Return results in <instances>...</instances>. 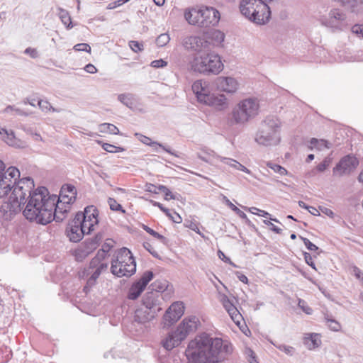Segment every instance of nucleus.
<instances>
[{
    "label": "nucleus",
    "mask_w": 363,
    "mask_h": 363,
    "mask_svg": "<svg viewBox=\"0 0 363 363\" xmlns=\"http://www.w3.org/2000/svg\"><path fill=\"white\" fill-rule=\"evenodd\" d=\"M170 40V37L167 33H162L156 38V44L158 47L165 46Z\"/></svg>",
    "instance_id": "37998d69"
},
{
    "label": "nucleus",
    "mask_w": 363,
    "mask_h": 363,
    "mask_svg": "<svg viewBox=\"0 0 363 363\" xmlns=\"http://www.w3.org/2000/svg\"><path fill=\"white\" fill-rule=\"evenodd\" d=\"M107 266L106 263L101 262L98 258L94 257L91 260L89 267L79 272L80 279H87L84 291L86 292L90 287L95 284L101 272L106 269Z\"/></svg>",
    "instance_id": "f8f14e48"
},
{
    "label": "nucleus",
    "mask_w": 363,
    "mask_h": 363,
    "mask_svg": "<svg viewBox=\"0 0 363 363\" xmlns=\"http://www.w3.org/2000/svg\"><path fill=\"white\" fill-rule=\"evenodd\" d=\"M331 163V158L329 157H325L322 162L316 167V170L319 172L325 171Z\"/></svg>",
    "instance_id": "de8ad7c7"
},
{
    "label": "nucleus",
    "mask_w": 363,
    "mask_h": 363,
    "mask_svg": "<svg viewBox=\"0 0 363 363\" xmlns=\"http://www.w3.org/2000/svg\"><path fill=\"white\" fill-rule=\"evenodd\" d=\"M327 321V325L329 328L333 331L337 332L340 330L341 325L335 319L325 318Z\"/></svg>",
    "instance_id": "a18cd8bd"
},
{
    "label": "nucleus",
    "mask_w": 363,
    "mask_h": 363,
    "mask_svg": "<svg viewBox=\"0 0 363 363\" xmlns=\"http://www.w3.org/2000/svg\"><path fill=\"white\" fill-rule=\"evenodd\" d=\"M343 4L348 5L354 13L363 11V0H345Z\"/></svg>",
    "instance_id": "c756f323"
},
{
    "label": "nucleus",
    "mask_w": 363,
    "mask_h": 363,
    "mask_svg": "<svg viewBox=\"0 0 363 363\" xmlns=\"http://www.w3.org/2000/svg\"><path fill=\"white\" fill-rule=\"evenodd\" d=\"M56 202V196L50 195L47 188L40 186L27 198L21 211L27 220L37 224L46 225L54 220L61 222L65 219L69 206L60 207Z\"/></svg>",
    "instance_id": "f257e3e1"
},
{
    "label": "nucleus",
    "mask_w": 363,
    "mask_h": 363,
    "mask_svg": "<svg viewBox=\"0 0 363 363\" xmlns=\"http://www.w3.org/2000/svg\"><path fill=\"white\" fill-rule=\"evenodd\" d=\"M311 146L309 148L312 150L313 147L318 149V150H322L324 147L329 149L331 147L330 143L323 139L318 140L316 138H312L310 140Z\"/></svg>",
    "instance_id": "c85d7f7f"
},
{
    "label": "nucleus",
    "mask_w": 363,
    "mask_h": 363,
    "mask_svg": "<svg viewBox=\"0 0 363 363\" xmlns=\"http://www.w3.org/2000/svg\"><path fill=\"white\" fill-rule=\"evenodd\" d=\"M248 210L250 213L253 214L258 215L266 218H269L271 220H273L276 223H279V220L277 218H271V215L265 211L260 210L256 207L250 208Z\"/></svg>",
    "instance_id": "4c0bfd02"
},
{
    "label": "nucleus",
    "mask_w": 363,
    "mask_h": 363,
    "mask_svg": "<svg viewBox=\"0 0 363 363\" xmlns=\"http://www.w3.org/2000/svg\"><path fill=\"white\" fill-rule=\"evenodd\" d=\"M129 45L131 50L135 52H138L143 50V45L135 40L130 41Z\"/></svg>",
    "instance_id": "603ef678"
},
{
    "label": "nucleus",
    "mask_w": 363,
    "mask_h": 363,
    "mask_svg": "<svg viewBox=\"0 0 363 363\" xmlns=\"http://www.w3.org/2000/svg\"><path fill=\"white\" fill-rule=\"evenodd\" d=\"M206 105L213 106L216 108L222 110L225 108L227 105V99L223 94H211L208 100L206 102Z\"/></svg>",
    "instance_id": "a878e982"
},
{
    "label": "nucleus",
    "mask_w": 363,
    "mask_h": 363,
    "mask_svg": "<svg viewBox=\"0 0 363 363\" xmlns=\"http://www.w3.org/2000/svg\"><path fill=\"white\" fill-rule=\"evenodd\" d=\"M38 105L39 106V108L43 111H51L52 112H59L60 111L57 110L56 108H55L54 107H52L51 106V104H50V102H48V101L38 100Z\"/></svg>",
    "instance_id": "a19ab883"
},
{
    "label": "nucleus",
    "mask_w": 363,
    "mask_h": 363,
    "mask_svg": "<svg viewBox=\"0 0 363 363\" xmlns=\"http://www.w3.org/2000/svg\"><path fill=\"white\" fill-rule=\"evenodd\" d=\"M259 104L255 98L240 101L232 110L229 123L231 125H245L259 113Z\"/></svg>",
    "instance_id": "6e6552de"
},
{
    "label": "nucleus",
    "mask_w": 363,
    "mask_h": 363,
    "mask_svg": "<svg viewBox=\"0 0 363 363\" xmlns=\"http://www.w3.org/2000/svg\"><path fill=\"white\" fill-rule=\"evenodd\" d=\"M157 293L147 292L143 297V307L157 315L162 310Z\"/></svg>",
    "instance_id": "412c9836"
},
{
    "label": "nucleus",
    "mask_w": 363,
    "mask_h": 363,
    "mask_svg": "<svg viewBox=\"0 0 363 363\" xmlns=\"http://www.w3.org/2000/svg\"><path fill=\"white\" fill-rule=\"evenodd\" d=\"M99 131L101 133H108L111 134H119L118 128L113 124L103 123L99 125Z\"/></svg>",
    "instance_id": "72a5a7b5"
},
{
    "label": "nucleus",
    "mask_w": 363,
    "mask_h": 363,
    "mask_svg": "<svg viewBox=\"0 0 363 363\" xmlns=\"http://www.w3.org/2000/svg\"><path fill=\"white\" fill-rule=\"evenodd\" d=\"M167 65V62L164 61L162 59L153 60L151 62V66L155 68H162L164 67Z\"/></svg>",
    "instance_id": "4d7b16f0"
},
{
    "label": "nucleus",
    "mask_w": 363,
    "mask_h": 363,
    "mask_svg": "<svg viewBox=\"0 0 363 363\" xmlns=\"http://www.w3.org/2000/svg\"><path fill=\"white\" fill-rule=\"evenodd\" d=\"M224 351L230 353L231 345L223 344L220 338H212L203 333L190 341L185 351L189 363H215L218 361V354Z\"/></svg>",
    "instance_id": "f03ea898"
},
{
    "label": "nucleus",
    "mask_w": 363,
    "mask_h": 363,
    "mask_svg": "<svg viewBox=\"0 0 363 363\" xmlns=\"http://www.w3.org/2000/svg\"><path fill=\"white\" fill-rule=\"evenodd\" d=\"M152 290L156 291L155 293L160 292V291H164L167 287V281H155L153 284H151Z\"/></svg>",
    "instance_id": "49530a36"
},
{
    "label": "nucleus",
    "mask_w": 363,
    "mask_h": 363,
    "mask_svg": "<svg viewBox=\"0 0 363 363\" xmlns=\"http://www.w3.org/2000/svg\"><path fill=\"white\" fill-rule=\"evenodd\" d=\"M263 223L268 225V226H270L271 227V230L274 232H275L276 233H278V234H280L282 231V230L279 228H278L277 226L274 225L271 221L269 220H263Z\"/></svg>",
    "instance_id": "0e129e2a"
},
{
    "label": "nucleus",
    "mask_w": 363,
    "mask_h": 363,
    "mask_svg": "<svg viewBox=\"0 0 363 363\" xmlns=\"http://www.w3.org/2000/svg\"><path fill=\"white\" fill-rule=\"evenodd\" d=\"M157 316L154 312H151L144 307L135 310L134 321L139 324H145L153 320Z\"/></svg>",
    "instance_id": "b1692460"
},
{
    "label": "nucleus",
    "mask_w": 363,
    "mask_h": 363,
    "mask_svg": "<svg viewBox=\"0 0 363 363\" xmlns=\"http://www.w3.org/2000/svg\"><path fill=\"white\" fill-rule=\"evenodd\" d=\"M320 21L323 25L333 30H342L347 26L345 13L337 9L330 10L328 16H323Z\"/></svg>",
    "instance_id": "4468645a"
},
{
    "label": "nucleus",
    "mask_w": 363,
    "mask_h": 363,
    "mask_svg": "<svg viewBox=\"0 0 363 363\" xmlns=\"http://www.w3.org/2000/svg\"><path fill=\"white\" fill-rule=\"evenodd\" d=\"M245 354H246L247 361L250 363H259L257 359L255 353L250 348H247L245 350Z\"/></svg>",
    "instance_id": "09e8293b"
},
{
    "label": "nucleus",
    "mask_w": 363,
    "mask_h": 363,
    "mask_svg": "<svg viewBox=\"0 0 363 363\" xmlns=\"http://www.w3.org/2000/svg\"><path fill=\"white\" fill-rule=\"evenodd\" d=\"M352 32L359 37L363 38V24L354 25L352 27Z\"/></svg>",
    "instance_id": "bf43d9fd"
},
{
    "label": "nucleus",
    "mask_w": 363,
    "mask_h": 363,
    "mask_svg": "<svg viewBox=\"0 0 363 363\" xmlns=\"http://www.w3.org/2000/svg\"><path fill=\"white\" fill-rule=\"evenodd\" d=\"M34 186V181L29 177L20 178L17 181L9 197L1 204L0 212L6 218H12L21 211L27 198L33 194Z\"/></svg>",
    "instance_id": "7ed1b4c3"
},
{
    "label": "nucleus",
    "mask_w": 363,
    "mask_h": 363,
    "mask_svg": "<svg viewBox=\"0 0 363 363\" xmlns=\"http://www.w3.org/2000/svg\"><path fill=\"white\" fill-rule=\"evenodd\" d=\"M220 301L234 323L239 325L242 320V315L232 301L225 294H220Z\"/></svg>",
    "instance_id": "4be33fe9"
},
{
    "label": "nucleus",
    "mask_w": 363,
    "mask_h": 363,
    "mask_svg": "<svg viewBox=\"0 0 363 363\" xmlns=\"http://www.w3.org/2000/svg\"><path fill=\"white\" fill-rule=\"evenodd\" d=\"M276 347L281 351L285 352L286 354L293 355L294 353V348L291 346L286 345H276Z\"/></svg>",
    "instance_id": "3c124183"
},
{
    "label": "nucleus",
    "mask_w": 363,
    "mask_h": 363,
    "mask_svg": "<svg viewBox=\"0 0 363 363\" xmlns=\"http://www.w3.org/2000/svg\"><path fill=\"white\" fill-rule=\"evenodd\" d=\"M185 19L189 24L201 28L216 26L220 20V13L213 7L203 6L199 9H191L184 12Z\"/></svg>",
    "instance_id": "9d476101"
},
{
    "label": "nucleus",
    "mask_w": 363,
    "mask_h": 363,
    "mask_svg": "<svg viewBox=\"0 0 363 363\" xmlns=\"http://www.w3.org/2000/svg\"><path fill=\"white\" fill-rule=\"evenodd\" d=\"M141 227L145 231H146L150 235H152L154 238L160 240L162 243H164V244L167 243V240L162 235H160V233L155 231L154 230H152V228H150V227H148L147 225H146L145 224H142Z\"/></svg>",
    "instance_id": "e433bc0d"
},
{
    "label": "nucleus",
    "mask_w": 363,
    "mask_h": 363,
    "mask_svg": "<svg viewBox=\"0 0 363 363\" xmlns=\"http://www.w3.org/2000/svg\"><path fill=\"white\" fill-rule=\"evenodd\" d=\"M199 323L196 316L184 318L176 330L169 333L161 341L162 347L167 350L178 347L190 333L196 331Z\"/></svg>",
    "instance_id": "0eeeda50"
},
{
    "label": "nucleus",
    "mask_w": 363,
    "mask_h": 363,
    "mask_svg": "<svg viewBox=\"0 0 363 363\" xmlns=\"http://www.w3.org/2000/svg\"><path fill=\"white\" fill-rule=\"evenodd\" d=\"M24 53L30 55V57L31 58H33V59L38 58V56H39L38 52L37 51V50L35 48H30V47L27 48L24 50Z\"/></svg>",
    "instance_id": "13d9d810"
},
{
    "label": "nucleus",
    "mask_w": 363,
    "mask_h": 363,
    "mask_svg": "<svg viewBox=\"0 0 363 363\" xmlns=\"http://www.w3.org/2000/svg\"><path fill=\"white\" fill-rule=\"evenodd\" d=\"M101 239L102 235L101 233H98L94 238L84 241L81 245H82L91 254L95 249H96Z\"/></svg>",
    "instance_id": "cd10ccee"
},
{
    "label": "nucleus",
    "mask_w": 363,
    "mask_h": 363,
    "mask_svg": "<svg viewBox=\"0 0 363 363\" xmlns=\"http://www.w3.org/2000/svg\"><path fill=\"white\" fill-rule=\"evenodd\" d=\"M102 147L105 151L111 152V153L118 152H121L123 150L122 148H121L119 147H116V146L111 145V144H108V143H104Z\"/></svg>",
    "instance_id": "8fccbe9b"
},
{
    "label": "nucleus",
    "mask_w": 363,
    "mask_h": 363,
    "mask_svg": "<svg viewBox=\"0 0 363 363\" xmlns=\"http://www.w3.org/2000/svg\"><path fill=\"white\" fill-rule=\"evenodd\" d=\"M303 255H304V259H305L306 262L309 266H311L313 269H315V264L313 261V258H312L311 255H310V253L304 252Z\"/></svg>",
    "instance_id": "69168bd1"
},
{
    "label": "nucleus",
    "mask_w": 363,
    "mask_h": 363,
    "mask_svg": "<svg viewBox=\"0 0 363 363\" xmlns=\"http://www.w3.org/2000/svg\"><path fill=\"white\" fill-rule=\"evenodd\" d=\"M98 223V210L94 206L86 207L84 212L77 213L67 229L69 240L74 242L80 241L85 234H90L94 230Z\"/></svg>",
    "instance_id": "20e7f679"
},
{
    "label": "nucleus",
    "mask_w": 363,
    "mask_h": 363,
    "mask_svg": "<svg viewBox=\"0 0 363 363\" xmlns=\"http://www.w3.org/2000/svg\"><path fill=\"white\" fill-rule=\"evenodd\" d=\"M118 99L127 107H131L133 105V95L131 94H119Z\"/></svg>",
    "instance_id": "58836bf2"
},
{
    "label": "nucleus",
    "mask_w": 363,
    "mask_h": 363,
    "mask_svg": "<svg viewBox=\"0 0 363 363\" xmlns=\"http://www.w3.org/2000/svg\"><path fill=\"white\" fill-rule=\"evenodd\" d=\"M89 254L82 245H80L75 250L74 255L77 262H82Z\"/></svg>",
    "instance_id": "c9c22d12"
},
{
    "label": "nucleus",
    "mask_w": 363,
    "mask_h": 363,
    "mask_svg": "<svg viewBox=\"0 0 363 363\" xmlns=\"http://www.w3.org/2000/svg\"><path fill=\"white\" fill-rule=\"evenodd\" d=\"M209 38L215 45H219L223 42L225 35L219 30H213L209 33Z\"/></svg>",
    "instance_id": "473e14b6"
},
{
    "label": "nucleus",
    "mask_w": 363,
    "mask_h": 363,
    "mask_svg": "<svg viewBox=\"0 0 363 363\" xmlns=\"http://www.w3.org/2000/svg\"><path fill=\"white\" fill-rule=\"evenodd\" d=\"M108 203L110 206L111 210L113 211H121L123 213H125V211L123 208L122 206L117 203V201L112 198H109L108 200Z\"/></svg>",
    "instance_id": "c03bdc74"
},
{
    "label": "nucleus",
    "mask_w": 363,
    "mask_h": 363,
    "mask_svg": "<svg viewBox=\"0 0 363 363\" xmlns=\"http://www.w3.org/2000/svg\"><path fill=\"white\" fill-rule=\"evenodd\" d=\"M143 247L145 250H147L153 257H158V253L154 250L153 247L150 242H145L143 243Z\"/></svg>",
    "instance_id": "052dcab7"
},
{
    "label": "nucleus",
    "mask_w": 363,
    "mask_h": 363,
    "mask_svg": "<svg viewBox=\"0 0 363 363\" xmlns=\"http://www.w3.org/2000/svg\"><path fill=\"white\" fill-rule=\"evenodd\" d=\"M223 201L233 211H235L238 207L235 206L225 196L223 195Z\"/></svg>",
    "instance_id": "338daca9"
},
{
    "label": "nucleus",
    "mask_w": 363,
    "mask_h": 363,
    "mask_svg": "<svg viewBox=\"0 0 363 363\" xmlns=\"http://www.w3.org/2000/svg\"><path fill=\"white\" fill-rule=\"evenodd\" d=\"M189 67L195 72L204 75H217L223 71L224 65L218 53L208 50L203 53L194 55L189 62Z\"/></svg>",
    "instance_id": "39448f33"
},
{
    "label": "nucleus",
    "mask_w": 363,
    "mask_h": 363,
    "mask_svg": "<svg viewBox=\"0 0 363 363\" xmlns=\"http://www.w3.org/2000/svg\"><path fill=\"white\" fill-rule=\"evenodd\" d=\"M4 131V140L10 146H18V140L15 137L12 130H2Z\"/></svg>",
    "instance_id": "2f4dec72"
},
{
    "label": "nucleus",
    "mask_w": 363,
    "mask_h": 363,
    "mask_svg": "<svg viewBox=\"0 0 363 363\" xmlns=\"http://www.w3.org/2000/svg\"><path fill=\"white\" fill-rule=\"evenodd\" d=\"M359 165V160L353 155H347L339 161L333 169V176L341 177L345 175H349Z\"/></svg>",
    "instance_id": "2eb2a0df"
},
{
    "label": "nucleus",
    "mask_w": 363,
    "mask_h": 363,
    "mask_svg": "<svg viewBox=\"0 0 363 363\" xmlns=\"http://www.w3.org/2000/svg\"><path fill=\"white\" fill-rule=\"evenodd\" d=\"M150 202L152 203L154 206L158 207L162 212H164L167 216H171V213L169 210L163 206V205L157 201H155L151 200Z\"/></svg>",
    "instance_id": "680f3d73"
},
{
    "label": "nucleus",
    "mask_w": 363,
    "mask_h": 363,
    "mask_svg": "<svg viewBox=\"0 0 363 363\" xmlns=\"http://www.w3.org/2000/svg\"><path fill=\"white\" fill-rule=\"evenodd\" d=\"M300 238L303 240L306 248L310 251H316L318 247L313 243H312L308 238L300 236Z\"/></svg>",
    "instance_id": "864d4df0"
},
{
    "label": "nucleus",
    "mask_w": 363,
    "mask_h": 363,
    "mask_svg": "<svg viewBox=\"0 0 363 363\" xmlns=\"http://www.w3.org/2000/svg\"><path fill=\"white\" fill-rule=\"evenodd\" d=\"M76 196L77 189L75 186L71 184H66L62 188V192L57 203H59L60 207L65 204L69 205L74 202Z\"/></svg>",
    "instance_id": "5701e85b"
},
{
    "label": "nucleus",
    "mask_w": 363,
    "mask_h": 363,
    "mask_svg": "<svg viewBox=\"0 0 363 363\" xmlns=\"http://www.w3.org/2000/svg\"><path fill=\"white\" fill-rule=\"evenodd\" d=\"M240 10L243 16L259 25L268 22L271 16L269 7L262 0H242Z\"/></svg>",
    "instance_id": "1a4fd4ad"
},
{
    "label": "nucleus",
    "mask_w": 363,
    "mask_h": 363,
    "mask_svg": "<svg viewBox=\"0 0 363 363\" xmlns=\"http://www.w3.org/2000/svg\"><path fill=\"white\" fill-rule=\"evenodd\" d=\"M216 84L218 89L228 94L235 93L240 86L238 80L231 77H218L216 79Z\"/></svg>",
    "instance_id": "aec40b11"
},
{
    "label": "nucleus",
    "mask_w": 363,
    "mask_h": 363,
    "mask_svg": "<svg viewBox=\"0 0 363 363\" xmlns=\"http://www.w3.org/2000/svg\"><path fill=\"white\" fill-rule=\"evenodd\" d=\"M184 306L182 302L173 303L163 316L164 326H170L177 322L184 314Z\"/></svg>",
    "instance_id": "a211bd4d"
},
{
    "label": "nucleus",
    "mask_w": 363,
    "mask_h": 363,
    "mask_svg": "<svg viewBox=\"0 0 363 363\" xmlns=\"http://www.w3.org/2000/svg\"><path fill=\"white\" fill-rule=\"evenodd\" d=\"M267 166L273 169L274 172L279 173L281 175H286L287 174L286 169L279 164H274L272 162H267Z\"/></svg>",
    "instance_id": "79ce46f5"
},
{
    "label": "nucleus",
    "mask_w": 363,
    "mask_h": 363,
    "mask_svg": "<svg viewBox=\"0 0 363 363\" xmlns=\"http://www.w3.org/2000/svg\"><path fill=\"white\" fill-rule=\"evenodd\" d=\"M154 274L151 271H146L142 277L134 282L129 289L128 298L136 300L144 291L148 283L152 279Z\"/></svg>",
    "instance_id": "dca6fc26"
},
{
    "label": "nucleus",
    "mask_w": 363,
    "mask_h": 363,
    "mask_svg": "<svg viewBox=\"0 0 363 363\" xmlns=\"http://www.w3.org/2000/svg\"><path fill=\"white\" fill-rule=\"evenodd\" d=\"M184 47L189 50L195 51L197 54L208 51L210 43L200 36H188L183 40Z\"/></svg>",
    "instance_id": "f3484780"
},
{
    "label": "nucleus",
    "mask_w": 363,
    "mask_h": 363,
    "mask_svg": "<svg viewBox=\"0 0 363 363\" xmlns=\"http://www.w3.org/2000/svg\"><path fill=\"white\" fill-rule=\"evenodd\" d=\"M320 343V340L318 334H311L309 337H306L305 344L309 350L318 347Z\"/></svg>",
    "instance_id": "7c9ffc66"
},
{
    "label": "nucleus",
    "mask_w": 363,
    "mask_h": 363,
    "mask_svg": "<svg viewBox=\"0 0 363 363\" xmlns=\"http://www.w3.org/2000/svg\"><path fill=\"white\" fill-rule=\"evenodd\" d=\"M0 179V198L6 196L12 189L14 184L21 178L18 168L11 166L4 170Z\"/></svg>",
    "instance_id": "ddd939ff"
},
{
    "label": "nucleus",
    "mask_w": 363,
    "mask_h": 363,
    "mask_svg": "<svg viewBox=\"0 0 363 363\" xmlns=\"http://www.w3.org/2000/svg\"><path fill=\"white\" fill-rule=\"evenodd\" d=\"M130 0H117V1H115L113 2H111L110 3L108 6H107V9H113L118 6H120L121 5H123V4L129 1Z\"/></svg>",
    "instance_id": "e2e57ef3"
},
{
    "label": "nucleus",
    "mask_w": 363,
    "mask_h": 363,
    "mask_svg": "<svg viewBox=\"0 0 363 363\" xmlns=\"http://www.w3.org/2000/svg\"><path fill=\"white\" fill-rule=\"evenodd\" d=\"M58 15L62 23L65 25L67 28H70L72 27V26H70L72 23L71 17L66 10L60 8Z\"/></svg>",
    "instance_id": "f704fd0d"
},
{
    "label": "nucleus",
    "mask_w": 363,
    "mask_h": 363,
    "mask_svg": "<svg viewBox=\"0 0 363 363\" xmlns=\"http://www.w3.org/2000/svg\"><path fill=\"white\" fill-rule=\"evenodd\" d=\"M217 158L221 162L229 166L230 167H232L234 169L240 170V171L244 172L249 174H251V171L250 169H248L247 167H245L244 165H242V164H240L239 162H238L237 160H235L234 159L229 158V157H221V156H218Z\"/></svg>",
    "instance_id": "bb28decb"
},
{
    "label": "nucleus",
    "mask_w": 363,
    "mask_h": 363,
    "mask_svg": "<svg viewBox=\"0 0 363 363\" xmlns=\"http://www.w3.org/2000/svg\"><path fill=\"white\" fill-rule=\"evenodd\" d=\"M76 51H85L87 52H91V47L87 43H79L74 46Z\"/></svg>",
    "instance_id": "6e6d98bb"
},
{
    "label": "nucleus",
    "mask_w": 363,
    "mask_h": 363,
    "mask_svg": "<svg viewBox=\"0 0 363 363\" xmlns=\"http://www.w3.org/2000/svg\"><path fill=\"white\" fill-rule=\"evenodd\" d=\"M135 135L138 138V139L141 143L153 147L154 150H155L156 151L157 150L158 147H161L167 152H168L175 157H179V155L175 152H172L169 148L164 147L161 143H159L156 141H152V140L149 137H147L145 135H142L140 133H136L135 134Z\"/></svg>",
    "instance_id": "393cba45"
},
{
    "label": "nucleus",
    "mask_w": 363,
    "mask_h": 363,
    "mask_svg": "<svg viewBox=\"0 0 363 363\" xmlns=\"http://www.w3.org/2000/svg\"><path fill=\"white\" fill-rule=\"evenodd\" d=\"M298 307H300L303 312H305L306 314H311L312 312H313V310L311 308H310L309 306H307L306 303L305 301L302 300V299H298Z\"/></svg>",
    "instance_id": "5fc2aeb1"
},
{
    "label": "nucleus",
    "mask_w": 363,
    "mask_h": 363,
    "mask_svg": "<svg viewBox=\"0 0 363 363\" xmlns=\"http://www.w3.org/2000/svg\"><path fill=\"white\" fill-rule=\"evenodd\" d=\"M191 88L198 101L205 104L211 95L208 82L203 80H196L192 84Z\"/></svg>",
    "instance_id": "6ab92c4d"
},
{
    "label": "nucleus",
    "mask_w": 363,
    "mask_h": 363,
    "mask_svg": "<svg viewBox=\"0 0 363 363\" xmlns=\"http://www.w3.org/2000/svg\"><path fill=\"white\" fill-rule=\"evenodd\" d=\"M158 191L163 192L164 194V199L165 200L178 199L177 195H174V194H172V192L167 186H165L164 185H159Z\"/></svg>",
    "instance_id": "ea45409f"
},
{
    "label": "nucleus",
    "mask_w": 363,
    "mask_h": 363,
    "mask_svg": "<svg viewBox=\"0 0 363 363\" xmlns=\"http://www.w3.org/2000/svg\"><path fill=\"white\" fill-rule=\"evenodd\" d=\"M281 121L274 116H267L260 123L255 137V142L268 147L278 145L281 141Z\"/></svg>",
    "instance_id": "423d86ee"
},
{
    "label": "nucleus",
    "mask_w": 363,
    "mask_h": 363,
    "mask_svg": "<svg viewBox=\"0 0 363 363\" xmlns=\"http://www.w3.org/2000/svg\"><path fill=\"white\" fill-rule=\"evenodd\" d=\"M113 241L112 240H107L106 242L102 245V250L106 253L113 247Z\"/></svg>",
    "instance_id": "774afa93"
},
{
    "label": "nucleus",
    "mask_w": 363,
    "mask_h": 363,
    "mask_svg": "<svg viewBox=\"0 0 363 363\" xmlns=\"http://www.w3.org/2000/svg\"><path fill=\"white\" fill-rule=\"evenodd\" d=\"M111 273L118 277H130L136 272V263L130 252L126 248L120 249L115 259L111 262Z\"/></svg>",
    "instance_id": "9b49d317"
}]
</instances>
